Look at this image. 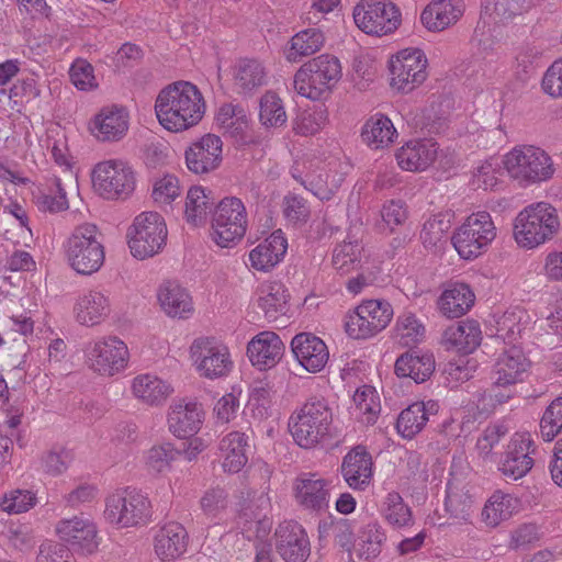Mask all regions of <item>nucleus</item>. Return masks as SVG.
I'll use <instances>...</instances> for the list:
<instances>
[{"instance_id": "obj_53", "label": "nucleus", "mask_w": 562, "mask_h": 562, "mask_svg": "<svg viewBox=\"0 0 562 562\" xmlns=\"http://www.w3.org/2000/svg\"><path fill=\"white\" fill-rule=\"evenodd\" d=\"M180 454L171 443L151 447L145 456V464L151 473H162L171 468L172 461Z\"/></svg>"}, {"instance_id": "obj_41", "label": "nucleus", "mask_w": 562, "mask_h": 562, "mask_svg": "<svg viewBox=\"0 0 562 562\" xmlns=\"http://www.w3.org/2000/svg\"><path fill=\"white\" fill-rule=\"evenodd\" d=\"M288 301L289 294L283 283L271 281L262 284L258 304L268 321L274 322L285 315L289 311Z\"/></svg>"}, {"instance_id": "obj_54", "label": "nucleus", "mask_w": 562, "mask_h": 562, "mask_svg": "<svg viewBox=\"0 0 562 562\" xmlns=\"http://www.w3.org/2000/svg\"><path fill=\"white\" fill-rule=\"evenodd\" d=\"M211 206L212 202L206 196L203 188L194 187L188 191L186 200V216L188 222L193 224L201 223L205 220Z\"/></svg>"}, {"instance_id": "obj_18", "label": "nucleus", "mask_w": 562, "mask_h": 562, "mask_svg": "<svg viewBox=\"0 0 562 562\" xmlns=\"http://www.w3.org/2000/svg\"><path fill=\"white\" fill-rule=\"evenodd\" d=\"M221 138L206 134L193 143L186 151V164L190 171L204 175L215 170L222 161Z\"/></svg>"}, {"instance_id": "obj_10", "label": "nucleus", "mask_w": 562, "mask_h": 562, "mask_svg": "<svg viewBox=\"0 0 562 562\" xmlns=\"http://www.w3.org/2000/svg\"><path fill=\"white\" fill-rule=\"evenodd\" d=\"M247 212L240 199L227 196L217 204L212 217V237L221 247H231L246 234Z\"/></svg>"}, {"instance_id": "obj_2", "label": "nucleus", "mask_w": 562, "mask_h": 562, "mask_svg": "<svg viewBox=\"0 0 562 562\" xmlns=\"http://www.w3.org/2000/svg\"><path fill=\"white\" fill-rule=\"evenodd\" d=\"M333 411L323 397H311L289 419L294 441L304 449L315 448L330 438Z\"/></svg>"}, {"instance_id": "obj_55", "label": "nucleus", "mask_w": 562, "mask_h": 562, "mask_svg": "<svg viewBox=\"0 0 562 562\" xmlns=\"http://www.w3.org/2000/svg\"><path fill=\"white\" fill-rule=\"evenodd\" d=\"M524 312L512 311L506 312L498 321L496 327V336L504 340V342L515 346L514 344L520 338L525 329L521 319Z\"/></svg>"}, {"instance_id": "obj_49", "label": "nucleus", "mask_w": 562, "mask_h": 562, "mask_svg": "<svg viewBox=\"0 0 562 562\" xmlns=\"http://www.w3.org/2000/svg\"><path fill=\"white\" fill-rule=\"evenodd\" d=\"M282 100L276 92L267 91L259 102V120L266 127H280L286 123Z\"/></svg>"}, {"instance_id": "obj_22", "label": "nucleus", "mask_w": 562, "mask_h": 562, "mask_svg": "<svg viewBox=\"0 0 562 562\" xmlns=\"http://www.w3.org/2000/svg\"><path fill=\"white\" fill-rule=\"evenodd\" d=\"M203 409L196 402L180 400L169 407V430L179 438L191 437L202 425Z\"/></svg>"}, {"instance_id": "obj_59", "label": "nucleus", "mask_w": 562, "mask_h": 562, "mask_svg": "<svg viewBox=\"0 0 562 562\" xmlns=\"http://www.w3.org/2000/svg\"><path fill=\"white\" fill-rule=\"evenodd\" d=\"M72 461L70 451L65 448H54L42 456V467L45 473L57 476L63 474Z\"/></svg>"}, {"instance_id": "obj_60", "label": "nucleus", "mask_w": 562, "mask_h": 562, "mask_svg": "<svg viewBox=\"0 0 562 562\" xmlns=\"http://www.w3.org/2000/svg\"><path fill=\"white\" fill-rule=\"evenodd\" d=\"M35 505V496L30 491L14 490L5 494L0 506L8 514H21Z\"/></svg>"}, {"instance_id": "obj_3", "label": "nucleus", "mask_w": 562, "mask_h": 562, "mask_svg": "<svg viewBox=\"0 0 562 562\" xmlns=\"http://www.w3.org/2000/svg\"><path fill=\"white\" fill-rule=\"evenodd\" d=\"M559 227V216L552 205L544 202L533 203L516 216L514 238L520 247L532 249L550 240Z\"/></svg>"}, {"instance_id": "obj_24", "label": "nucleus", "mask_w": 562, "mask_h": 562, "mask_svg": "<svg viewBox=\"0 0 562 562\" xmlns=\"http://www.w3.org/2000/svg\"><path fill=\"white\" fill-rule=\"evenodd\" d=\"M482 330L474 319H465L448 326L442 333L441 345L461 353L473 352L481 344Z\"/></svg>"}, {"instance_id": "obj_56", "label": "nucleus", "mask_w": 562, "mask_h": 562, "mask_svg": "<svg viewBox=\"0 0 562 562\" xmlns=\"http://www.w3.org/2000/svg\"><path fill=\"white\" fill-rule=\"evenodd\" d=\"M562 430V396L553 400L540 420V432L546 441L553 440Z\"/></svg>"}, {"instance_id": "obj_20", "label": "nucleus", "mask_w": 562, "mask_h": 562, "mask_svg": "<svg viewBox=\"0 0 562 562\" xmlns=\"http://www.w3.org/2000/svg\"><path fill=\"white\" fill-rule=\"evenodd\" d=\"M59 538L83 553H92L98 548L97 527L83 516L63 519L56 526Z\"/></svg>"}, {"instance_id": "obj_4", "label": "nucleus", "mask_w": 562, "mask_h": 562, "mask_svg": "<svg viewBox=\"0 0 562 562\" xmlns=\"http://www.w3.org/2000/svg\"><path fill=\"white\" fill-rule=\"evenodd\" d=\"M69 266L79 274L90 276L101 269L105 259L98 227L91 223L76 226L65 243Z\"/></svg>"}, {"instance_id": "obj_6", "label": "nucleus", "mask_w": 562, "mask_h": 562, "mask_svg": "<svg viewBox=\"0 0 562 562\" xmlns=\"http://www.w3.org/2000/svg\"><path fill=\"white\" fill-rule=\"evenodd\" d=\"M504 167L508 176L520 186L547 181L554 173L551 157L543 149L531 145L513 148L504 157Z\"/></svg>"}, {"instance_id": "obj_29", "label": "nucleus", "mask_w": 562, "mask_h": 562, "mask_svg": "<svg viewBox=\"0 0 562 562\" xmlns=\"http://www.w3.org/2000/svg\"><path fill=\"white\" fill-rule=\"evenodd\" d=\"M188 532L176 521L165 524L155 536V552L161 560H175L187 551Z\"/></svg>"}, {"instance_id": "obj_51", "label": "nucleus", "mask_w": 562, "mask_h": 562, "mask_svg": "<svg viewBox=\"0 0 562 562\" xmlns=\"http://www.w3.org/2000/svg\"><path fill=\"white\" fill-rule=\"evenodd\" d=\"M382 515L394 527L401 528L412 522L411 508L397 492H391L386 495L382 505Z\"/></svg>"}, {"instance_id": "obj_1", "label": "nucleus", "mask_w": 562, "mask_h": 562, "mask_svg": "<svg viewBox=\"0 0 562 562\" xmlns=\"http://www.w3.org/2000/svg\"><path fill=\"white\" fill-rule=\"evenodd\" d=\"M155 110L166 130L181 132L202 120L205 102L196 86L189 81H177L159 92Z\"/></svg>"}, {"instance_id": "obj_28", "label": "nucleus", "mask_w": 562, "mask_h": 562, "mask_svg": "<svg viewBox=\"0 0 562 562\" xmlns=\"http://www.w3.org/2000/svg\"><path fill=\"white\" fill-rule=\"evenodd\" d=\"M462 13V0H434L424 9L420 20L429 31L439 32L454 24Z\"/></svg>"}, {"instance_id": "obj_16", "label": "nucleus", "mask_w": 562, "mask_h": 562, "mask_svg": "<svg viewBox=\"0 0 562 562\" xmlns=\"http://www.w3.org/2000/svg\"><path fill=\"white\" fill-rule=\"evenodd\" d=\"M427 58L419 48L398 52L390 64L392 88L407 93L422 85L426 77Z\"/></svg>"}, {"instance_id": "obj_33", "label": "nucleus", "mask_w": 562, "mask_h": 562, "mask_svg": "<svg viewBox=\"0 0 562 562\" xmlns=\"http://www.w3.org/2000/svg\"><path fill=\"white\" fill-rule=\"evenodd\" d=\"M256 506L258 512H254L251 506L243 509L237 524L247 539L263 541L272 527L271 520L265 513L270 507V501L265 494H261L256 499Z\"/></svg>"}, {"instance_id": "obj_37", "label": "nucleus", "mask_w": 562, "mask_h": 562, "mask_svg": "<svg viewBox=\"0 0 562 562\" xmlns=\"http://www.w3.org/2000/svg\"><path fill=\"white\" fill-rule=\"evenodd\" d=\"M528 367V361L520 348L512 346L505 350L494 366V379L498 384L515 385L522 381V375Z\"/></svg>"}, {"instance_id": "obj_42", "label": "nucleus", "mask_w": 562, "mask_h": 562, "mask_svg": "<svg viewBox=\"0 0 562 562\" xmlns=\"http://www.w3.org/2000/svg\"><path fill=\"white\" fill-rule=\"evenodd\" d=\"M158 300L161 308L171 317L184 318L193 311L190 295L175 282H166L160 286Z\"/></svg>"}, {"instance_id": "obj_11", "label": "nucleus", "mask_w": 562, "mask_h": 562, "mask_svg": "<svg viewBox=\"0 0 562 562\" xmlns=\"http://www.w3.org/2000/svg\"><path fill=\"white\" fill-rule=\"evenodd\" d=\"M86 363L101 376H113L127 367L130 352L126 344L115 336L91 341L85 349Z\"/></svg>"}, {"instance_id": "obj_26", "label": "nucleus", "mask_w": 562, "mask_h": 562, "mask_svg": "<svg viewBox=\"0 0 562 562\" xmlns=\"http://www.w3.org/2000/svg\"><path fill=\"white\" fill-rule=\"evenodd\" d=\"M268 82L263 64L255 58H243L234 68V88L238 94L251 95Z\"/></svg>"}, {"instance_id": "obj_13", "label": "nucleus", "mask_w": 562, "mask_h": 562, "mask_svg": "<svg viewBox=\"0 0 562 562\" xmlns=\"http://www.w3.org/2000/svg\"><path fill=\"white\" fill-rule=\"evenodd\" d=\"M190 356L199 374L210 380L227 376L234 367L228 348L214 338H196Z\"/></svg>"}, {"instance_id": "obj_47", "label": "nucleus", "mask_w": 562, "mask_h": 562, "mask_svg": "<svg viewBox=\"0 0 562 562\" xmlns=\"http://www.w3.org/2000/svg\"><path fill=\"white\" fill-rule=\"evenodd\" d=\"M357 417L367 425H373L381 412L380 398L376 391L371 386L358 389L353 395Z\"/></svg>"}, {"instance_id": "obj_5", "label": "nucleus", "mask_w": 562, "mask_h": 562, "mask_svg": "<svg viewBox=\"0 0 562 562\" xmlns=\"http://www.w3.org/2000/svg\"><path fill=\"white\" fill-rule=\"evenodd\" d=\"M341 77V66L337 57L323 54L301 66L294 75V89L311 100L327 95Z\"/></svg>"}, {"instance_id": "obj_43", "label": "nucleus", "mask_w": 562, "mask_h": 562, "mask_svg": "<svg viewBox=\"0 0 562 562\" xmlns=\"http://www.w3.org/2000/svg\"><path fill=\"white\" fill-rule=\"evenodd\" d=\"M325 37L318 29H306L296 33L290 41L286 50L289 61H299L301 58L313 55L324 46Z\"/></svg>"}, {"instance_id": "obj_27", "label": "nucleus", "mask_w": 562, "mask_h": 562, "mask_svg": "<svg viewBox=\"0 0 562 562\" xmlns=\"http://www.w3.org/2000/svg\"><path fill=\"white\" fill-rule=\"evenodd\" d=\"M288 241L283 233L278 229L261 241L249 252V261L254 269L269 271L284 257Z\"/></svg>"}, {"instance_id": "obj_61", "label": "nucleus", "mask_w": 562, "mask_h": 562, "mask_svg": "<svg viewBox=\"0 0 562 562\" xmlns=\"http://www.w3.org/2000/svg\"><path fill=\"white\" fill-rule=\"evenodd\" d=\"M326 121L323 110L302 112L293 121V131L296 134L308 136L317 133Z\"/></svg>"}, {"instance_id": "obj_30", "label": "nucleus", "mask_w": 562, "mask_h": 562, "mask_svg": "<svg viewBox=\"0 0 562 562\" xmlns=\"http://www.w3.org/2000/svg\"><path fill=\"white\" fill-rule=\"evenodd\" d=\"M131 391L140 403L159 406L173 393V387L157 375L144 373L132 380Z\"/></svg>"}, {"instance_id": "obj_57", "label": "nucleus", "mask_w": 562, "mask_h": 562, "mask_svg": "<svg viewBox=\"0 0 562 562\" xmlns=\"http://www.w3.org/2000/svg\"><path fill=\"white\" fill-rule=\"evenodd\" d=\"M493 12L499 22H508L520 16L542 0H493Z\"/></svg>"}, {"instance_id": "obj_44", "label": "nucleus", "mask_w": 562, "mask_h": 562, "mask_svg": "<svg viewBox=\"0 0 562 562\" xmlns=\"http://www.w3.org/2000/svg\"><path fill=\"white\" fill-rule=\"evenodd\" d=\"M517 509V499L509 494L496 491L486 502L482 517L487 526L496 527L512 517Z\"/></svg>"}, {"instance_id": "obj_34", "label": "nucleus", "mask_w": 562, "mask_h": 562, "mask_svg": "<svg viewBox=\"0 0 562 562\" xmlns=\"http://www.w3.org/2000/svg\"><path fill=\"white\" fill-rule=\"evenodd\" d=\"M438 404L435 401L415 402L401 412L396 420V429L403 438L412 439L423 430L429 416L436 415Z\"/></svg>"}, {"instance_id": "obj_23", "label": "nucleus", "mask_w": 562, "mask_h": 562, "mask_svg": "<svg viewBox=\"0 0 562 562\" xmlns=\"http://www.w3.org/2000/svg\"><path fill=\"white\" fill-rule=\"evenodd\" d=\"M284 345L273 331H261L247 346L251 363L259 370L273 368L282 358Z\"/></svg>"}, {"instance_id": "obj_8", "label": "nucleus", "mask_w": 562, "mask_h": 562, "mask_svg": "<svg viewBox=\"0 0 562 562\" xmlns=\"http://www.w3.org/2000/svg\"><path fill=\"white\" fill-rule=\"evenodd\" d=\"M151 505L146 495L136 490L126 488L108 496L105 519L121 528L145 525L150 518Z\"/></svg>"}, {"instance_id": "obj_15", "label": "nucleus", "mask_w": 562, "mask_h": 562, "mask_svg": "<svg viewBox=\"0 0 562 562\" xmlns=\"http://www.w3.org/2000/svg\"><path fill=\"white\" fill-rule=\"evenodd\" d=\"M94 189L105 199H119L134 191L135 176L132 168L122 160L99 162L92 172Z\"/></svg>"}, {"instance_id": "obj_50", "label": "nucleus", "mask_w": 562, "mask_h": 562, "mask_svg": "<svg viewBox=\"0 0 562 562\" xmlns=\"http://www.w3.org/2000/svg\"><path fill=\"white\" fill-rule=\"evenodd\" d=\"M395 333L398 342L408 347L424 339L426 328L414 313L404 312L396 319Z\"/></svg>"}, {"instance_id": "obj_58", "label": "nucleus", "mask_w": 562, "mask_h": 562, "mask_svg": "<svg viewBox=\"0 0 562 562\" xmlns=\"http://www.w3.org/2000/svg\"><path fill=\"white\" fill-rule=\"evenodd\" d=\"M450 228L449 221L441 216H434L424 223L420 232V240L426 248H431L441 243Z\"/></svg>"}, {"instance_id": "obj_31", "label": "nucleus", "mask_w": 562, "mask_h": 562, "mask_svg": "<svg viewBox=\"0 0 562 562\" xmlns=\"http://www.w3.org/2000/svg\"><path fill=\"white\" fill-rule=\"evenodd\" d=\"M341 473L351 488L364 490L372 476L371 456L359 447L351 450L342 460Z\"/></svg>"}, {"instance_id": "obj_40", "label": "nucleus", "mask_w": 562, "mask_h": 562, "mask_svg": "<svg viewBox=\"0 0 562 562\" xmlns=\"http://www.w3.org/2000/svg\"><path fill=\"white\" fill-rule=\"evenodd\" d=\"M127 114L123 109H103L94 119L92 133L101 140H117L127 131Z\"/></svg>"}, {"instance_id": "obj_52", "label": "nucleus", "mask_w": 562, "mask_h": 562, "mask_svg": "<svg viewBox=\"0 0 562 562\" xmlns=\"http://www.w3.org/2000/svg\"><path fill=\"white\" fill-rule=\"evenodd\" d=\"M385 539V533L378 522L368 524L361 531L358 544L359 557L366 560L378 557Z\"/></svg>"}, {"instance_id": "obj_38", "label": "nucleus", "mask_w": 562, "mask_h": 562, "mask_svg": "<svg viewBox=\"0 0 562 562\" xmlns=\"http://www.w3.org/2000/svg\"><path fill=\"white\" fill-rule=\"evenodd\" d=\"M361 138L372 149H383L397 138V131L392 121L384 114L370 116L361 128Z\"/></svg>"}, {"instance_id": "obj_63", "label": "nucleus", "mask_w": 562, "mask_h": 562, "mask_svg": "<svg viewBox=\"0 0 562 562\" xmlns=\"http://www.w3.org/2000/svg\"><path fill=\"white\" fill-rule=\"evenodd\" d=\"M69 77L75 87L82 91L90 90L97 86L92 66L82 59H78L72 64Z\"/></svg>"}, {"instance_id": "obj_45", "label": "nucleus", "mask_w": 562, "mask_h": 562, "mask_svg": "<svg viewBox=\"0 0 562 562\" xmlns=\"http://www.w3.org/2000/svg\"><path fill=\"white\" fill-rule=\"evenodd\" d=\"M445 506L451 517L468 520L471 516L473 499L465 485L448 483Z\"/></svg>"}, {"instance_id": "obj_39", "label": "nucleus", "mask_w": 562, "mask_h": 562, "mask_svg": "<svg viewBox=\"0 0 562 562\" xmlns=\"http://www.w3.org/2000/svg\"><path fill=\"white\" fill-rule=\"evenodd\" d=\"M248 437L244 432L232 431L222 438L220 451L223 457V469L237 473L247 463Z\"/></svg>"}, {"instance_id": "obj_32", "label": "nucleus", "mask_w": 562, "mask_h": 562, "mask_svg": "<svg viewBox=\"0 0 562 562\" xmlns=\"http://www.w3.org/2000/svg\"><path fill=\"white\" fill-rule=\"evenodd\" d=\"M475 295L471 288L462 282L449 283L438 300L440 313L448 318H459L473 306Z\"/></svg>"}, {"instance_id": "obj_7", "label": "nucleus", "mask_w": 562, "mask_h": 562, "mask_svg": "<svg viewBox=\"0 0 562 562\" xmlns=\"http://www.w3.org/2000/svg\"><path fill=\"white\" fill-rule=\"evenodd\" d=\"M167 235V225L159 213H140L127 231L131 254L140 260L155 256L166 245Z\"/></svg>"}, {"instance_id": "obj_48", "label": "nucleus", "mask_w": 562, "mask_h": 562, "mask_svg": "<svg viewBox=\"0 0 562 562\" xmlns=\"http://www.w3.org/2000/svg\"><path fill=\"white\" fill-rule=\"evenodd\" d=\"M36 204L41 211L50 213L65 211L69 207L60 178L53 177L49 179L46 189L36 196Z\"/></svg>"}, {"instance_id": "obj_14", "label": "nucleus", "mask_w": 562, "mask_h": 562, "mask_svg": "<svg viewBox=\"0 0 562 562\" xmlns=\"http://www.w3.org/2000/svg\"><path fill=\"white\" fill-rule=\"evenodd\" d=\"M392 316L393 308L387 301L368 300L348 316L346 331L353 339H367L384 329Z\"/></svg>"}, {"instance_id": "obj_36", "label": "nucleus", "mask_w": 562, "mask_h": 562, "mask_svg": "<svg viewBox=\"0 0 562 562\" xmlns=\"http://www.w3.org/2000/svg\"><path fill=\"white\" fill-rule=\"evenodd\" d=\"M394 370L397 376L412 378L416 383H423L435 370V358L428 352L407 351L397 358Z\"/></svg>"}, {"instance_id": "obj_35", "label": "nucleus", "mask_w": 562, "mask_h": 562, "mask_svg": "<svg viewBox=\"0 0 562 562\" xmlns=\"http://www.w3.org/2000/svg\"><path fill=\"white\" fill-rule=\"evenodd\" d=\"M111 312L109 296L99 290H90L79 297L76 307V318L85 326H94L104 321Z\"/></svg>"}, {"instance_id": "obj_64", "label": "nucleus", "mask_w": 562, "mask_h": 562, "mask_svg": "<svg viewBox=\"0 0 562 562\" xmlns=\"http://www.w3.org/2000/svg\"><path fill=\"white\" fill-rule=\"evenodd\" d=\"M180 194V187L177 177L166 175L155 182L153 198L158 203H169Z\"/></svg>"}, {"instance_id": "obj_12", "label": "nucleus", "mask_w": 562, "mask_h": 562, "mask_svg": "<svg viewBox=\"0 0 562 562\" xmlns=\"http://www.w3.org/2000/svg\"><path fill=\"white\" fill-rule=\"evenodd\" d=\"M353 20L364 33L382 36L398 27L401 12L387 0H361L353 9Z\"/></svg>"}, {"instance_id": "obj_21", "label": "nucleus", "mask_w": 562, "mask_h": 562, "mask_svg": "<svg viewBox=\"0 0 562 562\" xmlns=\"http://www.w3.org/2000/svg\"><path fill=\"white\" fill-rule=\"evenodd\" d=\"M291 348L296 360L308 372H319L329 358L325 342L310 333H301L294 336Z\"/></svg>"}, {"instance_id": "obj_62", "label": "nucleus", "mask_w": 562, "mask_h": 562, "mask_svg": "<svg viewBox=\"0 0 562 562\" xmlns=\"http://www.w3.org/2000/svg\"><path fill=\"white\" fill-rule=\"evenodd\" d=\"M36 562H77L70 549L63 543L45 541L40 546Z\"/></svg>"}, {"instance_id": "obj_19", "label": "nucleus", "mask_w": 562, "mask_h": 562, "mask_svg": "<svg viewBox=\"0 0 562 562\" xmlns=\"http://www.w3.org/2000/svg\"><path fill=\"white\" fill-rule=\"evenodd\" d=\"M294 496L297 504L305 510L315 514L326 512L329 506L327 483L316 474H302L295 480Z\"/></svg>"}, {"instance_id": "obj_25", "label": "nucleus", "mask_w": 562, "mask_h": 562, "mask_svg": "<svg viewBox=\"0 0 562 562\" xmlns=\"http://www.w3.org/2000/svg\"><path fill=\"white\" fill-rule=\"evenodd\" d=\"M438 145L432 139L407 142L396 151L398 166L407 171H423L437 158Z\"/></svg>"}, {"instance_id": "obj_9", "label": "nucleus", "mask_w": 562, "mask_h": 562, "mask_svg": "<svg viewBox=\"0 0 562 562\" xmlns=\"http://www.w3.org/2000/svg\"><path fill=\"white\" fill-rule=\"evenodd\" d=\"M496 237V227L487 212L471 214L452 236V244L463 259L480 256Z\"/></svg>"}, {"instance_id": "obj_46", "label": "nucleus", "mask_w": 562, "mask_h": 562, "mask_svg": "<svg viewBox=\"0 0 562 562\" xmlns=\"http://www.w3.org/2000/svg\"><path fill=\"white\" fill-rule=\"evenodd\" d=\"M362 247L357 240H344L333 251L331 263L340 276L348 274L360 267Z\"/></svg>"}, {"instance_id": "obj_17", "label": "nucleus", "mask_w": 562, "mask_h": 562, "mask_svg": "<svg viewBox=\"0 0 562 562\" xmlns=\"http://www.w3.org/2000/svg\"><path fill=\"white\" fill-rule=\"evenodd\" d=\"M276 548L286 562H305L311 554V543L305 529L296 521H283L276 530Z\"/></svg>"}]
</instances>
